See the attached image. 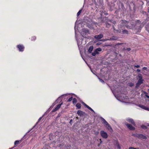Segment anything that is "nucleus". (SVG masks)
Wrapping results in <instances>:
<instances>
[{"instance_id":"obj_3","label":"nucleus","mask_w":149,"mask_h":149,"mask_svg":"<svg viewBox=\"0 0 149 149\" xmlns=\"http://www.w3.org/2000/svg\"><path fill=\"white\" fill-rule=\"evenodd\" d=\"M143 80L139 79L136 84V88L139 87L141 84L143 83Z\"/></svg>"},{"instance_id":"obj_30","label":"nucleus","mask_w":149,"mask_h":149,"mask_svg":"<svg viewBox=\"0 0 149 149\" xmlns=\"http://www.w3.org/2000/svg\"><path fill=\"white\" fill-rule=\"evenodd\" d=\"M86 105V107L90 110L91 108L87 105Z\"/></svg>"},{"instance_id":"obj_23","label":"nucleus","mask_w":149,"mask_h":149,"mask_svg":"<svg viewBox=\"0 0 149 149\" xmlns=\"http://www.w3.org/2000/svg\"><path fill=\"white\" fill-rule=\"evenodd\" d=\"M114 143L115 144V145L116 146H118V144H119L117 141H114Z\"/></svg>"},{"instance_id":"obj_25","label":"nucleus","mask_w":149,"mask_h":149,"mask_svg":"<svg viewBox=\"0 0 149 149\" xmlns=\"http://www.w3.org/2000/svg\"><path fill=\"white\" fill-rule=\"evenodd\" d=\"M96 54L95 53V52L94 51V52L93 53H92V56H95L96 55Z\"/></svg>"},{"instance_id":"obj_14","label":"nucleus","mask_w":149,"mask_h":149,"mask_svg":"<svg viewBox=\"0 0 149 149\" xmlns=\"http://www.w3.org/2000/svg\"><path fill=\"white\" fill-rule=\"evenodd\" d=\"M138 106L139 107L142 108V109L146 110V108H147V107H146L145 106L143 105L139 104V105Z\"/></svg>"},{"instance_id":"obj_58","label":"nucleus","mask_w":149,"mask_h":149,"mask_svg":"<svg viewBox=\"0 0 149 149\" xmlns=\"http://www.w3.org/2000/svg\"><path fill=\"white\" fill-rule=\"evenodd\" d=\"M76 118L78 119V117H77Z\"/></svg>"},{"instance_id":"obj_15","label":"nucleus","mask_w":149,"mask_h":149,"mask_svg":"<svg viewBox=\"0 0 149 149\" xmlns=\"http://www.w3.org/2000/svg\"><path fill=\"white\" fill-rule=\"evenodd\" d=\"M93 46H90L88 50V52L90 53H91L92 51H93Z\"/></svg>"},{"instance_id":"obj_29","label":"nucleus","mask_w":149,"mask_h":149,"mask_svg":"<svg viewBox=\"0 0 149 149\" xmlns=\"http://www.w3.org/2000/svg\"><path fill=\"white\" fill-rule=\"evenodd\" d=\"M19 141H15L14 144L15 145H16L19 143Z\"/></svg>"},{"instance_id":"obj_20","label":"nucleus","mask_w":149,"mask_h":149,"mask_svg":"<svg viewBox=\"0 0 149 149\" xmlns=\"http://www.w3.org/2000/svg\"><path fill=\"white\" fill-rule=\"evenodd\" d=\"M82 10V9H81L80 10H79V11L77 13V16H79L80 13H81V11Z\"/></svg>"},{"instance_id":"obj_17","label":"nucleus","mask_w":149,"mask_h":149,"mask_svg":"<svg viewBox=\"0 0 149 149\" xmlns=\"http://www.w3.org/2000/svg\"><path fill=\"white\" fill-rule=\"evenodd\" d=\"M81 105L80 103H77L76 104V107L79 109H80L81 107Z\"/></svg>"},{"instance_id":"obj_26","label":"nucleus","mask_w":149,"mask_h":149,"mask_svg":"<svg viewBox=\"0 0 149 149\" xmlns=\"http://www.w3.org/2000/svg\"><path fill=\"white\" fill-rule=\"evenodd\" d=\"M72 99V97H71L70 98H69L68 100V102H70L71 101Z\"/></svg>"},{"instance_id":"obj_11","label":"nucleus","mask_w":149,"mask_h":149,"mask_svg":"<svg viewBox=\"0 0 149 149\" xmlns=\"http://www.w3.org/2000/svg\"><path fill=\"white\" fill-rule=\"evenodd\" d=\"M101 119L102 121V122L104 124V125H106L108 123L106 121V120L103 118H101Z\"/></svg>"},{"instance_id":"obj_44","label":"nucleus","mask_w":149,"mask_h":149,"mask_svg":"<svg viewBox=\"0 0 149 149\" xmlns=\"http://www.w3.org/2000/svg\"><path fill=\"white\" fill-rule=\"evenodd\" d=\"M148 12L149 13V3L148 4Z\"/></svg>"},{"instance_id":"obj_1","label":"nucleus","mask_w":149,"mask_h":149,"mask_svg":"<svg viewBox=\"0 0 149 149\" xmlns=\"http://www.w3.org/2000/svg\"><path fill=\"white\" fill-rule=\"evenodd\" d=\"M132 135L135 137H137L139 139H146V137L143 134H133Z\"/></svg>"},{"instance_id":"obj_13","label":"nucleus","mask_w":149,"mask_h":149,"mask_svg":"<svg viewBox=\"0 0 149 149\" xmlns=\"http://www.w3.org/2000/svg\"><path fill=\"white\" fill-rule=\"evenodd\" d=\"M118 39V37L116 36H113L111 38L109 39V40H117Z\"/></svg>"},{"instance_id":"obj_43","label":"nucleus","mask_w":149,"mask_h":149,"mask_svg":"<svg viewBox=\"0 0 149 149\" xmlns=\"http://www.w3.org/2000/svg\"><path fill=\"white\" fill-rule=\"evenodd\" d=\"M72 119H71L70 120V124H72Z\"/></svg>"},{"instance_id":"obj_50","label":"nucleus","mask_w":149,"mask_h":149,"mask_svg":"<svg viewBox=\"0 0 149 149\" xmlns=\"http://www.w3.org/2000/svg\"><path fill=\"white\" fill-rule=\"evenodd\" d=\"M146 110H148V111H149V108L148 107H147V108H146Z\"/></svg>"},{"instance_id":"obj_47","label":"nucleus","mask_w":149,"mask_h":149,"mask_svg":"<svg viewBox=\"0 0 149 149\" xmlns=\"http://www.w3.org/2000/svg\"><path fill=\"white\" fill-rule=\"evenodd\" d=\"M85 33H89V31L88 30H86V31H85Z\"/></svg>"},{"instance_id":"obj_5","label":"nucleus","mask_w":149,"mask_h":149,"mask_svg":"<svg viewBox=\"0 0 149 149\" xmlns=\"http://www.w3.org/2000/svg\"><path fill=\"white\" fill-rule=\"evenodd\" d=\"M62 103L60 104H58L56 107L54 109H53L52 111V112H54L56 111L59 108H60L61 107V105L62 104Z\"/></svg>"},{"instance_id":"obj_46","label":"nucleus","mask_w":149,"mask_h":149,"mask_svg":"<svg viewBox=\"0 0 149 149\" xmlns=\"http://www.w3.org/2000/svg\"><path fill=\"white\" fill-rule=\"evenodd\" d=\"M106 46L107 47H108V46H112L111 45H106Z\"/></svg>"},{"instance_id":"obj_4","label":"nucleus","mask_w":149,"mask_h":149,"mask_svg":"<svg viewBox=\"0 0 149 149\" xmlns=\"http://www.w3.org/2000/svg\"><path fill=\"white\" fill-rule=\"evenodd\" d=\"M125 125L130 130H134L135 129V127H133L132 125L129 124L128 123H125Z\"/></svg>"},{"instance_id":"obj_10","label":"nucleus","mask_w":149,"mask_h":149,"mask_svg":"<svg viewBox=\"0 0 149 149\" xmlns=\"http://www.w3.org/2000/svg\"><path fill=\"white\" fill-rule=\"evenodd\" d=\"M127 120L130 123H132L134 126L135 125V124L134 122V120L132 119H130Z\"/></svg>"},{"instance_id":"obj_54","label":"nucleus","mask_w":149,"mask_h":149,"mask_svg":"<svg viewBox=\"0 0 149 149\" xmlns=\"http://www.w3.org/2000/svg\"><path fill=\"white\" fill-rule=\"evenodd\" d=\"M123 50H126V49H125V48H123Z\"/></svg>"},{"instance_id":"obj_39","label":"nucleus","mask_w":149,"mask_h":149,"mask_svg":"<svg viewBox=\"0 0 149 149\" xmlns=\"http://www.w3.org/2000/svg\"><path fill=\"white\" fill-rule=\"evenodd\" d=\"M100 79V81H101V82H103V83L104 82V81L103 80H102V79Z\"/></svg>"},{"instance_id":"obj_52","label":"nucleus","mask_w":149,"mask_h":149,"mask_svg":"<svg viewBox=\"0 0 149 149\" xmlns=\"http://www.w3.org/2000/svg\"><path fill=\"white\" fill-rule=\"evenodd\" d=\"M41 117L38 120V121H39L41 119Z\"/></svg>"},{"instance_id":"obj_32","label":"nucleus","mask_w":149,"mask_h":149,"mask_svg":"<svg viewBox=\"0 0 149 149\" xmlns=\"http://www.w3.org/2000/svg\"><path fill=\"white\" fill-rule=\"evenodd\" d=\"M86 105V107L90 110L91 108L87 105Z\"/></svg>"},{"instance_id":"obj_24","label":"nucleus","mask_w":149,"mask_h":149,"mask_svg":"<svg viewBox=\"0 0 149 149\" xmlns=\"http://www.w3.org/2000/svg\"><path fill=\"white\" fill-rule=\"evenodd\" d=\"M96 50L98 51H102V49L100 48H98L96 49Z\"/></svg>"},{"instance_id":"obj_53","label":"nucleus","mask_w":149,"mask_h":149,"mask_svg":"<svg viewBox=\"0 0 149 149\" xmlns=\"http://www.w3.org/2000/svg\"><path fill=\"white\" fill-rule=\"evenodd\" d=\"M99 44H100V43H99V42H98V43H97V45H99Z\"/></svg>"},{"instance_id":"obj_2","label":"nucleus","mask_w":149,"mask_h":149,"mask_svg":"<svg viewBox=\"0 0 149 149\" xmlns=\"http://www.w3.org/2000/svg\"><path fill=\"white\" fill-rule=\"evenodd\" d=\"M100 134L101 136L104 139H106L107 138L108 135L107 134V133L106 132L103 131H102L101 132Z\"/></svg>"},{"instance_id":"obj_38","label":"nucleus","mask_w":149,"mask_h":149,"mask_svg":"<svg viewBox=\"0 0 149 149\" xmlns=\"http://www.w3.org/2000/svg\"><path fill=\"white\" fill-rule=\"evenodd\" d=\"M134 66L137 68H139L140 67V66L139 65H134Z\"/></svg>"},{"instance_id":"obj_18","label":"nucleus","mask_w":149,"mask_h":149,"mask_svg":"<svg viewBox=\"0 0 149 149\" xmlns=\"http://www.w3.org/2000/svg\"><path fill=\"white\" fill-rule=\"evenodd\" d=\"M77 102V100L75 98H74L73 100V103H76Z\"/></svg>"},{"instance_id":"obj_51","label":"nucleus","mask_w":149,"mask_h":149,"mask_svg":"<svg viewBox=\"0 0 149 149\" xmlns=\"http://www.w3.org/2000/svg\"><path fill=\"white\" fill-rule=\"evenodd\" d=\"M136 22H138V23H139V22H140L139 20H137V21H136Z\"/></svg>"},{"instance_id":"obj_6","label":"nucleus","mask_w":149,"mask_h":149,"mask_svg":"<svg viewBox=\"0 0 149 149\" xmlns=\"http://www.w3.org/2000/svg\"><path fill=\"white\" fill-rule=\"evenodd\" d=\"M103 36L102 34L101 33L98 35H96L94 36V38L96 39H99L102 38L103 37Z\"/></svg>"},{"instance_id":"obj_59","label":"nucleus","mask_w":149,"mask_h":149,"mask_svg":"<svg viewBox=\"0 0 149 149\" xmlns=\"http://www.w3.org/2000/svg\"><path fill=\"white\" fill-rule=\"evenodd\" d=\"M122 6H123V5H122Z\"/></svg>"},{"instance_id":"obj_49","label":"nucleus","mask_w":149,"mask_h":149,"mask_svg":"<svg viewBox=\"0 0 149 149\" xmlns=\"http://www.w3.org/2000/svg\"><path fill=\"white\" fill-rule=\"evenodd\" d=\"M82 103L83 104H84V105L86 107V105H87L85 103H84V102H83Z\"/></svg>"},{"instance_id":"obj_19","label":"nucleus","mask_w":149,"mask_h":149,"mask_svg":"<svg viewBox=\"0 0 149 149\" xmlns=\"http://www.w3.org/2000/svg\"><path fill=\"white\" fill-rule=\"evenodd\" d=\"M138 77L139 78V79L143 80V79H142V76L141 74H139L138 75Z\"/></svg>"},{"instance_id":"obj_22","label":"nucleus","mask_w":149,"mask_h":149,"mask_svg":"<svg viewBox=\"0 0 149 149\" xmlns=\"http://www.w3.org/2000/svg\"><path fill=\"white\" fill-rule=\"evenodd\" d=\"M141 127L143 128V129H147V127L145 126L144 125H142L141 126Z\"/></svg>"},{"instance_id":"obj_33","label":"nucleus","mask_w":149,"mask_h":149,"mask_svg":"<svg viewBox=\"0 0 149 149\" xmlns=\"http://www.w3.org/2000/svg\"><path fill=\"white\" fill-rule=\"evenodd\" d=\"M86 105V107L90 110L91 108L87 105Z\"/></svg>"},{"instance_id":"obj_35","label":"nucleus","mask_w":149,"mask_h":149,"mask_svg":"<svg viewBox=\"0 0 149 149\" xmlns=\"http://www.w3.org/2000/svg\"><path fill=\"white\" fill-rule=\"evenodd\" d=\"M131 48H128L126 49V50L128 51H130L131 50Z\"/></svg>"},{"instance_id":"obj_7","label":"nucleus","mask_w":149,"mask_h":149,"mask_svg":"<svg viewBox=\"0 0 149 149\" xmlns=\"http://www.w3.org/2000/svg\"><path fill=\"white\" fill-rule=\"evenodd\" d=\"M17 47L19 49V51L22 52L23 51L24 49V47L21 45H19L17 46Z\"/></svg>"},{"instance_id":"obj_57","label":"nucleus","mask_w":149,"mask_h":149,"mask_svg":"<svg viewBox=\"0 0 149 149\" xmlns=\"http://www.w3.org/2000/svg\"><path fill=\"white\" fill-rule=\"evenodd\" d=\"M147 125L148 126H149V123Z\"/></svg>"},{"instance_id":"obj_37","label":"nucleus","mask_w":149,"mask_h":149,"mask_svg":"<svg viewBox=\"0 0 149 149\" xmlns=\"http://www.w3.org/2000/svg\"><path fill=\"white\" fill-rule=\"evenodd\" d=\"M117 146L118 148L119 149H120V147L119 146V144H118V146Z\"/></svg>"},{"instance_id":"obj_55","label":"nucleus","mask_w":149,"mask_h":149,"mask_svg":"<svg viewBox=\"0 0 149 149\" xmlns=\"http://www.w3.org/2000/svg\"><path fill=\"white\" fill-rule=\"evenodd\" d=\"M115 54H116V55H117V54H118V53H116V52L115 53Z\"/></svg>"},{"instance_id":"obj_40","label":"nucleus","mask_w":149,"mask_h":149,"mask_svg":"<svg viewBox=\"0 0 149 149\" xmlns=\"http://www.w3.org/2000/svg\"><path fill=\"white\" fill-rule=\"evenodd\" d=\"M123 44V43H118L117 44H116V45H122Z\"/></svg>"},{"instance_id":"obj_41","label":"nucleus","mask_w":149,"mask_h":149,"mask_svg":"<svg viewBox=\"0 0 149 149\" xmlns=\"http://www.w3.org/2000/svg\"><path fill=\"white\" fill-rule=\"evenodd\" d=\"M134 85V84L132 83H131L130 84V86H133Z\"/></svg>"},{"instance_id":"obj_31","label":"nucleus","mask_w":149,"mask_h":149,"mask_svg":"<svg viewBox=\"0 0 149 149\" xmlns=\"http://www.w3.org/2000/svg\"><path fill=\"white\" fill-rule=\"evenodd\" d=\"M86 105V107L90 110L91 108L87 105Z\"/></svg>"},{"instance_id":"obj_9","label":"nucleus","mask_w":149,"mask_h":149,"mask_svg":"<svg viewBox=\"0 0 149 149\" xmlns=\"http://www.w3.org/2000/svg\"><path fill=\"white\" fill-rule=\"evenodd\" d=\"M106 127L110 132H111L112 131V129L110 125L108 123L106 125H105Z\"/></svg>"},{"instance_id":"obj_28","label":"nucleus","mask_w":149,"mask_h":149,"mask_svg":"<svg viewBox=\"0 0 149 149\" xmlns=\"http://www.w3.org/2000/svg\"><path fill=\"white\" fill-rule=\"evenodd\" d=\"M129 149H139V148H136L132 147H130L129 148Z\"/></svg>"},{"instance_id":"obj_8","label":"nucleus","mask_w":149,"mask_h":149,"mask_svg":"<svg viewBox=\"0 0 149 149\" xmlns=\"http://www.w3.org/2000/svg\"><path fill=\"white\" fill-rule=\"evenodd\" d=\"M85 113L81 110H78L77 111V114L79 116H81L83 115H84Z\"/></svg>"},{"instance_id":"obj_21","label":"nucleus","mask_w":149,"mask_h":149,"mask_svg":"<svg viewBox=\"0 0 149 149\" xmlns=\"http://www.w3.org/2000/svg\"><path fill=\"white\" fill-rule=\"evenodd\" d=\"M111 25L109 23H106V26L107 28H109L110 26Z\"/></svg>"},{"instance_id":"obj_56","label":"nucleus","mask_w":149,"mask_h":149,"mask_svg":"<svg viewBox=\"0 0 149 149\" xmlns=\"http://www.w3.org/2000/svg\"><path fill=\"white\" fill-rule=\"evenodd\" d=\"M113 24H116V22L115 21H114V22H113Z\"/></svg>"},{"instance_id":"obj_27","label":"nucleus","mask_w":149,"mask_h":149,"mask_svg":"<svg viewBox=\"0 0 149 149\" xmlns=\"http://www.w3.org/2000/svg\"><path fill=\"white\" fill-rule=\"evenodd\" d=\"M108 40H109V39H102V40H101L102 41H107Z\"/></svg>"},{"instance_id":"obj_12","label":"nucleus","mask_w":149,"mask_h":149,"mask_svg":"<svg viewBox=\"0 0 149 149\" xmlns=\"http://www.w3.org/2000/svg\"><path fill=\"white\" fill-rule=\"evenodd\" d=\"M113 29L114 31L115 32L118 33H120L121 32V30L120 29H116L114 28V26H113Z\"/></svg>"},{"instance_id":"obj_45","label":"nucleus","mask_w":149,"mask_h":149,"mask_svg":"<svg viewBox=\"0 0 149 149\" xmlns=\"http://www.w3.org/2000/svg\"><path fill=\"white\" fill-rule=\"evenodd\" d=\"M148 93H146V97L148 98H149V96H148V95H146Z\"/></svg>"},{"instance_id":"obj_42","label":"nucleus","mask_w":149,"mask_h":149,"mask_svg":"<svg viewBox=\"0 0 149 149\" xmlns=\"http://www.w3.org/2000/svg\"><path fill=\"white\" fill-rule=\"evenodd\" d=\"M136 71H137V72H140L141 70L139 69H137L136 70Z\"/></svg>"},{"instance_id":"obj_16","label":"nucleus","mask_w":149,"mask_h":149,"mask_svg":"<svg viewBox=\"0 0 149 149\" xmlns=\"http://www.w3.org/2000/svg\"><path fill=\"white\" fill-rule=\"evenodd\" d=\"M122 32L123 34H128V31L126 30H123Z\"/></svg>"},{"instance_id":"obj_34","label":"nucleus","mask_w":149,"mask_h":149,"mask_svg":"<svg viewBox=\"0 0 149 149\" xmlns=\"http://www.w3.org/2000/svg\"><path fill=\"white\" fill-rule=\"evenodd\" d=\"M94 51L95 52V53L96 54H99V52H98L96 50V49H95Z\"/></svg>"},{"instance_id":"obj_36","label":"nucleus","mask_w":149,"mask_h":149,"mask_svg":"<svg viewBox=\"0 0 149 149\" xmlns=\"http://www.w3.org/2000/svg\"><path fill=\"white\" fill-rule=\"evenodd\" d=\"M143 69L144 70H146L147 69V68L146 67H144L143 68Z\"/></svg>"},{"instance_id":"obj_48","label":"nucleus","mask_w":149,"mask_h":149,"mask_svg":"<svg viewBox=\"0 0 149 149\" xmlns=\"http://www.w3.org/2000/svg\"><path fill=\"white\" fill-rule=\"evenodd\" d=\"M90 110L91 111H92L93 112H94V110L91 108V109H90Z\"/></svg>"}]
</instances>
